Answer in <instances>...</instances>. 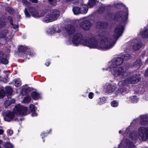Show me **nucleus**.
I'll return each mask as SVG.
<instances>
[{"mask_svg": "<svg viewBox=\"0 0 148 148\" xmlns=\"http://www.w3.org/2000/svg\"><path fill=\"white\" fill-rule=\"evenodd\" d=\"M138 132L143 140L146 141L148 139V126L141 127L139 128Z\"/></svg>", "mask_w": 148, "mask_h": 148, "instance_id": "6e6552de", "label": "nucleus"}, {"mask_svg": "<svg viewBox=\"0 0 148 148\" xmlns=\"http://www.w3.org/2000/svg\"><path fill=\"white\" fill-rule=\"evenodd\" d=\"M128 17V13L126 12L120 11H118L114 14V19L116 21L121 18V23L125 24L127 23Z\"/></svg>", "mask_w": 148, "mask_h": 148, "instance_id": "39448f33", "label": "nucleus"}, {"mask_svg": "<svg viewBox=\"0 0 148 148\" xmlns=\"http://www.w3.org/2000/svg\"><path fill=\"white\" fill-rule=\"evenodd\" d=\"M95 25L96 29L103 30L107 28L109 24L107 21H98L95 22Z\"/></svg>", "mask_w": 148, "mask_h": 148, "instance_id": "f8f14e48", "label": "nucleus"}, {"mask_svg": "<svg viewBox=\"0 0 148 148\" xmlns=\"http://www.w3.org/2000/svg\"><path fill=\"white\" fill-rule=\"evenodd\" d=\"M26 17L27 18H30L31 15L29 12H28L27 9L26 8H25L24 11Z\"/></svg>", "mask_w": 148, "mask_h": 148, "instance_id": "a19ab883", "label": "nucleus"}, {"mask_svg": "<svg viewBox=\"0 0 148 148\" xmlns=\"http://www.w3.org/2000/svg\"><path fill=\"white\" fill-rule=\"evenodd\" d=\"M115 90V87L111 84H109L107 86L106 91L107 93H109L114 91Z\"/></svg>", "mask_w": 148, "mask_h": 148, "instance_id": "5701e85b", "label": "nucleus"}, {"mask_svg": "<svg viewBox=\"0 0 148 148\" xmlns=\"http://www.w3.org/2000/svg\"><path fill=\"white\" fill-rule=\"evenodd\" d=\"M125 26L121 25H118L115 27L114 31L115 32L114 38L117 40L121 36L123 32Z\"/></svg>", "mask_w": 148, "mask_h": 148, "instance_id": "9b49d317", "label": "nucleus"}, {"mask_svg": "<svg viewBox=\"0 0 148 148\" xmlns=\"http://www.w3.org/2000/svg\"><path fill=\"white\" fill-rule=\"evenodd\" d=\"M15 102V100H14V101H13V102H12V103H14V102Z\"/></svg>", "mask_w": 148, "mask_h": 148, "instance_id": "774afa93", "label": "nucleus"}, {"mask_svg": "<svg viewBox=\"0 0 148 148\" xmlns=\"http://www.w3.org/2000/svg\"><path fill=\"white\" fill-rule=\"evenodd\" d=\"M31 95L32 98L35 100L38 99L40 97L39 93L36 91L32 92Z\"/></svg>", "mask_w": 148, "mask_h": 148, "instance_id": "a878e982", "label": "nucleus"}, {"mask_svg": "<svg viewBox=\"0 0 148 148\" xmlns=\"http://www.w3.org/2000/svg\"><path fill=\"white\" fill-rule=\"evenodd\" d=\"M49 1L50 3H52L53 1V0H48Z\"/></svg>", "mask_w": 148, "mask_h": 148, "instance_id": "bf43d9fd", "label": "nucleus"}, {"mask_svg": "<svg viewBox=\"0 0 148 148\" xmlns=\"http://www.w3.org/2000/svg\"><path fill=\"white\" fill-rule=\"evenodd\" d=\"M8 32V30L7 28H5L0 31V38H8L7 35Z\"/></svg>", "mask_w": 148, "mask_h": 148, "instance_id": "4be33fe9", "label": "nucleus"}, {"mask_svg": "<svg viewBox=\"0 0 148 148\" xmlns=\"http://www.w3.org/2000/svg\"><path fill=\"white\" fill-rule=\"evenodd\" d=\"M119 134H121L122 133V131L121 130H119Z\"/></svg>", "mask_w": 148, "mask_h": 148, "instance_id": "052dcab7", "label": "nucleus"}, {"mask_svg": "<svg viewBox=\"0 0 148 148\" xmlns=\"http://www.w3.org/2000/svg\"><path fill=\"white\" fill-rule=\"evenodd\" d=\"M133 43L132 49L135 51L139 50L142 47V43L141 41L137 39H134L132 41Z\"/></svg>", "mask_w": 148, "mask_h": 148, "instance_id": "dca6fc26", "label": "nucleus"}, {"mask_svg": "<svg viewBox=\"0 0 148 148\" xmlns=\"http://www.w3.org/2000/svg\"><path fill=\"white\" fill-rule=\"evenodd\" d=\"M92 25V23L88 20L83 21L80 24V27L84 30H88Z\"/></svg>", "mask_w": 148, "mask_h": 148, "instance_id": "2eb2a0df", "label": "nucleus"}, {"mask_svg": "<svg viewBox=\"0 0 148 148\" xmlns=\"http://www.w3.org/2000/svg\"><path fill=\"white\" fill-rule=\"evenodd\" d=\"M6 11L10 14H11V12H13V11L11 8H8V9L6 10Z\"/></svg>", "mask_w": 148, "mask_h": 148, "instance_id": "8fccbe9b", "label": "nucleus"}, {"mask_svg": "<svg viewBox=\"0 0 148 148\" xmlns=\"http://www.w3.org/2000/svg\"><path fill=\"white\" fill-rule=\"evenodd\" d=\"M136 97H137L136 96H132L131 97H130V99H131V101L133 103H136L138 101Z\"/></svg>", "mask_w": 148, "mask_h": 148, "instance_id": "ea45409f", "label": "nucleus"}, {"mask_svg": "<svg viewBox=\"0 0 148 148\" xmlns=\"http://www.w3.org/2000/svg\"><path fill=\"white\" fill-rule=\"evenodd\" d=\"M51 63L50 61L49 60H47L45 63V65L47 66H49V65L50 63Z\"/></svg>", "mask_w": 148, "mask_h": 148, "instance_id": "3c124183", "label": "nucleus"}, {"mask_svg": "<svg viewBox=\"0 0 148 148\" xmlns=\"http://www.w3.org/2000/svg\"><path fill=\"white\" fill-rule=\"evenodd\" d=\"M35 108V106L34 105L32 104H30L29 106V108L30 112H35L36 111Z\"/></svg>", "mask_w": 148, "mask_h": 148, "instance_id": "79ce46f5", "label": "nucleus"}, {"mask_svg": "<svg viewBox=\"0 0 148 148\" xmlns=\"http://www.w3.org/2000/svg\"><path fill=\"white\" fill-rule=\"evenodd\" d=\"M9 40H10V39H8V38H0V45H4L5 44H7Z\"/></svg>", "mask_w": 148, "mask_h": 148, "instance_id": "cd10ccee", "label": "nucleus"}, {"mask_svg": "<svg viewBox=\"0 0 148 148\" xmlns=\"http://www.w3.org/2000/svg\"><path fill=\"white\" fill-rule=\"evenodd\" d=\"M142 64L141 60H137L134 62L132 65L131 66H130V68L132 67L135 69L136 70H137L140 67Z\"/></svg>", "mask_w": 148, "mask_h": 148, "instance_id": "6ab92c4d", "label": "nucleus"}, {"mask_svg": "<svg viewBox=\"0 0 148 148\" xmlns=\"http://www.w3.org/2000/svg\"><path fill=\"white\" fill-rule=\"evenodd\" d=\"M146 63H148V58H147V59L145 61Z\"/></svg>", "mask_w": 148, "mask_h": 148, "instance_id": "680f3d73", "label": "nucleus"}, {"mask_svg": "<svg viewBox=\"0 0 148 148\" xmlns=\"http://www.w3.org/2000/svg\"><path fill=\"white\" fill-rule=\"evenodd\" d=\"M121 84L125 87H127L128 88H130L129 87L130 85V77H128L126 78L122 82Z\"/></svg>", "mask_w": 148, "mask_h": 148, "instance_id": "393cba45", "label": "nucleus"}, {"mask_svg": "<svg viewBox=\"0 0 148 148\" xmlns=\"http://www.w3.org/2000/svg\"><path fill=\"white\" fill-rule=\"evenodd\" d=\"M145 75L146 76H148V68L146 69L145 71Z\"/></svg>", "mask_w": 148, "mask_h": 148, "instance_id": "5fc2aeb1", "label": "nucleus"}, {"mask_svg": "<svg viewBox=\"0 0 148 148\" xmlns=\"http://www.w3.org/2000/svg\"><path fill=\"white\" fill-rule=\"evenodd\" d=\"M4 132V130H3L1 129H0V135L2 134Z\"/></svg>", "mask_w": 148, "mask_h": 148, "instance_id": "4d7b16f0", "label": "nucleus"}, {"mask_svg": "<svg viewBox=\"0 0 148 148\" xmlns=\"http://www.w3.org/2000/svg\"><path fill=\"white\" fill-rule=\"evenodd\" d=\"M104 11V9L103 8V10H102V12H103Z\"/></svg>", "mask_w": 148, "mask_h": 148, "instance_id": "69168bd1", "label": "nucleus"}, {"mask_svg": "<svg viewBox=\"0 0 148 148\" xmlns=\"http://www.w3.org/2000/svg\"><path fill=\"white\" fill-rule=\"evenodd\" d=\"M94 95V94L93 92H90L88 94V97L90 99H92L93 97V95Z\"/></svg>", "mask_w": 148, "mask_h": 148, "instance_id": "de8ad7c7", "label": "nucleus"}, {"mask_svg": "<svg viewBox=\"0 0 148 148\" xmlns=\"http://www.w3.org/2000/svg\"><path fill=\"white\" fill-rule=\"evenodd\" d=\"M129 51L128 49H126V52L124 53L122 55V57L121 58H123V61H127L129 60L130 58V53L128 51Z\"/></svg>", "mask_w": 148, "mask_h": 148, "instance_id": "b1692460", "label": "nucleus"}, {"mask_svg": "<svg viewBox=\"0 0 148 148\" xmlns=\"http://www.w3.org/2000/svg\"><path fill=\"white\" fill-rule=\"evenodd\" d=\"M12 26H13V27L14 29H16L18 27V25H16L14 24V25Z\"/></svg>", "mask_w": 148, "mask_h": 148, "instance_id": "6e6d98bb", "label": "nucleus"}, {"mask_svg": "<svg viewBox=\"0 0 148 148\" xmlns=\"http://www.w3.org/2000/svg\"><path fill=\"white\" fill-rule=\"evenodd\" d=\"M66 1H73L74 0H66Z\"/></svg>", "mask_w": 148, "mask_h": 148, "instance_id": "e2e57ef3", "label": "nucleus"}, {"mask_svg": "<svg viewBox=\"0 0 148 148\" xmlns=\"http://www.w3.org/2000/svg\"><path fill=\"white\" fill-rule=\"evenodd\" d=\"M29 1L34 3H37L38 1V0H29Z\"/></svg>", "mask_w": 148, "mask_h": 148, "instance_id": "864d4df0", "label": "nucleus"}, {"mask_svg": "<svg viewBox=\"0 0 148 148\" xmlns=\"http://www.w3.org/2000/svg\"><path fill=\"white\" fill-rule=\"evenodd\" d=\"M13 82H14V85L16 87H19L21 85V81L20 79H15L13 80Z\"/></svg>", "mask_w": 148, "mask_h": 148, "instance_id": "c756f323", "label": "nucleus"}, {"mask_svg": "<svg viewBox=\"0 0 148 148\" xmlns=\"http://www.w3.org/2000/svg\"><path fill=\"white\" fill-rule=\"evenodd\" d=\"M4 148H13V145L10 142H8L5 143L3 145Z\"/></svg>", "mask_w": 148, "mask_h": 148, "instance_id": "72a5a7b5", "label": "nucleus"}, {"mask_svg": "<svg viewBox=\"0 0 148 148\" xmlns=\"http://www.w3.org/2000/svg\"><path fill=\"white\" fill-rule=\"evenodd\" d=\"M0 63L4 64H7L8 63V60L6 58L0 56Z\"/></svg>", "mask_w": 148, "mask_h": 148, "instance_id": "7c9ffc66", "label": "nucleus"}, {"mask_svg": "<svg viewBox=\"0 0 148 148\" xmlns=\"http://www.w3.org/2000/svg\"><path fill=\"white\" fill-rule=\"evenodd\" d=\"M5 121L10 122L13 119H14L15 121L18 120V118L17 116H16V114L14 111L13 110L12 111H8L4 117Z\"/></svg>", "mask_w": 148, "mask_h": 148, "instance_id": "9d476101", "label": "nucleus"}, {"mask_svg": "<svg viewBox=\"0 0 148 148\" xmlns=\"http://www.w3.org/2000/svg\"><path fill=\"white\" fill-rule=\"evenodd\" d=\"M123 67H118L114 68L112 71V73L114 77H120L121 78H125L127 75V73L124 71V69L127 70L130 68V64L126 63Z\"/></svg>", "mask_w": 148, "mask_h": 148, "instance_id": "7ed1b4c3", "label": "nucleus"}, {"mask_svg": "<svg viewBox=\"0 0 148 148\" xmlns=\"http://www.w3.org/2000/svg\"><path fill=\"white\" fill-rule=\"evenodd\" d=\"M45 139H43V142H45Z\"/></svg>", "mask_w": 148, "mask_h": 148, "instance_id": "338daca9", "label": "nucleus"}, {"mask_svg": "<svg viewBox=\"0 0 148 148\" xmlns=\"http://www.w3.org/2000/svg\"><path fill=\"white\" fill-rule=\"evenodd\" d=\"M51 131V129H50L48 133H45V132H43L40 135L42 137V138L43 139L44 137L47 136L48 134L50 133Z\"/></svg>", "mask_w": 148, "mask_h": 148, "instance_id": "58836bf2", "label": "nucleus"}, {"mask_svg": "<svg viewBox=\"0 0 148 148\" xmlns=\"http://www.w3.org/2000/svg\"><path fill=\"white\" fill-rule=\"evenodd\" d=\"M104 44L98 45L97 40L94 38H84L82 35L80 33L75 34L72 38V42L75 46H78L81 44L87 46L90 48L97 49L99 50H105L111 48L114 43L112 42L110 38L107 37L103 40Z\"/></svg>", "mask_w": 148, "mask_h": 148, "instance_id": "f257e3e1", "label": "nucleus"}, {"mask_svg": "<svg viewBox=\"0 0 148 148\" xmlns=\"http://www.w3.org/2000/svg\"><path fill=\"white\" fill-rule=\"evenodd\" d=\"M137 121V120L136 119H134L133 121L132 122V123H130V125H132V123H135V122H136V121Z\"/></svg>", "mask_w": 148, "mask_h": 148, "instance_id": "13d9d810", "label": "nucleus"}, {"mask_svg": "<svg viewBox=\"0 0 148 148\" xmlns=\"http://www.w3.org/2000/svg\"><path fill=\"white\" fill-rule=\"evenodd\" d=\"M32 112V116H37V114L36 113V111H35V112Z\"/></svg>", "mask_w": 148, "mask_h": 148, "instance_id": "603ef678", "label": "nucleus"}, {"mask_svg": "<svg viewBox=\"0 0 148 148\" xmlns=\"http://www.w3.org/2000/svg\"><path fill=\"white\" fill-rule=\"evenodd\" d=\"M8 19L9 23H10V24L12 25H14V24L13 22V20L12 17L11 16H9L8 17Z\"/></svg>", "mask_w": 148, "mask_h": 148, "instance_id": "c03bdc74", "label": "nucleus"}, {"mask_svg": "<svg viewBox=\"0 0 148 148\" xmlns=\"http://www.w3.org/2000/svg\"><path fill=\"white\" fill-rule=\"evenodd\" d=\"M6 18L4 16L0 18V29L6 27L7 25Z\"/></svg>", "mask_w": 148, "mask_h": 148, "instance_id": "412c9836", "label": "nucleus"}, {"mask_svg": "<svg viewBox=\"0 0 148 148\" xmlns=\"http://www.w3.org/2000/svg\"><path fill=\"white\" fill-rule=\"evenodd\" d=\"M123 62V58L120 57L116 58L111 62V63L110 66V68H116L118 66L121 64Z\"/></svg>", "mask_w": 148, "mask_h": 148, "instance_id": "ddd939ff", "label": "nucleus"}, {"mask_svg": "<svg viewBox=\"0 0 148 148\" xmlns=\"http://www.w3.org/2000/svg\"><path fill=\"white\" fill-rule=\"evenodd\" d=\"M125 88L123 86H122L119 88L118 90L116 91V92L117 94H122L124 92H126V93H127V92H126Z\"/></svg>", "mask_w": 148, "mask_h": 148, "instance_id": "bb28decb", "label": "nucleus"}, {"mask_svg": "<svg viewBox=\"0 0 148 148\" xmlns=\"http://www.w3.org/2000/svg\"><path fill=\"white\" fill-rule=\"evenodd\" d=\"M66 31L69 35L73 34L75 32V28L73 25H68L65 27Z\"/></svg>", "mask_w": 148, "mask_h": 148, "instance_id": "aec40b11", "label": "nucleus"}, {"mask_svg": "<svg viewBox=\"0 0 148 148\" xmlns=\"http://www.w3.org/2000/svg\"><path fill=\"white\" fill-rule=\"evenodd\" d=\"M106 100V98L104 97L100 98L98 100V103L99 105L103 104L105 103Z\"/></svg>", "mask_w": 148, "mask_h": 148, "instance_id": "e433bc0d", "label": "nucleus"}, {"mask_svg": "<svg viewBox=\"0 0 148 148\" xmlns=\"http://www.w3.org/2000/svg\"><path fill=\"white\" fill-rule=\"evenodd\" d=\"M88 7L86 5H83L82 7L77 6L73 7L72 10L74 14L77 15L79 14H85L88 11Z\"/></svg>", "mask_w": 148, "mask_h": 148, "instance_id": "1a4fd4ad", "label": "nucleus"}, {"mask_svg": "<svg viewBox=\"0 0 148 148\" xmlns=\"http://www.w3.org/2000/svg\"><path fill=\"white\" fill-rule=\"evenodd\" d=\"M139 122L142 125L146 126L148 125V116L146 115L141 116Z\"/></svg>", "mask_w": 148, "mask_h": 148, "instance_id": "a211bd4d", "label": "nucleus"}, {"mask_svg": "<svg viewBox=\"0 0 148 148\" xmlns=\"http://www.w3.org/2000/svg\"><path fill=\"white\" fill-rule=\"evenodd\" d=\"M122 135L124 137L122 142L124 145L123 146L120 147L119 148H130V126L126 128Z\"/></svg>", "mask_w": 148, "mask_h": 148, "instance_id": "423d86ee", "label": "nucleus"}, {"mask_svg": "<svg viewBox=\"0 0 148 148\" xmlns=\"http://www.w3.org/2000/svg\"><path fill=\"white\" fill-rule=\"evenodd\" d=\"M12 93V89L11 87L6 88V94L7 96L11 95Z\"/></svg>", "mask_w": 148, "mask_h": 148, "instance_id": "c85d7f7f", "label": "nucleus"}, {"mask_svg": "<svg viewBox=\"0 0 148 148\" xmlns=\"http://www.w3.org/2000/svg\"><path fill=\"white\" fill-rule=\"evenodd\" d=\"M22 3L24 4L26 6L30 5H31V3L28 1L27 0H22Z\"/></svg>", "mask_w": 148, "mask_h": 148, "instance_id": "a18cd8bd", "label": "nucleus"}, {"mask_svg": "<svg viewBox=\"0 0 148 148\" xmlns=\"http://www.w3.org/2000/svg\"><path fill=\"white\" fill-rule=\"evenodd\" d=\"M33 90L32 88L30 87L25 88L24 89L23 91L26 95H27L29 93Z\"/></svg>", "mask_w": 148, "mask_h": 148, "instance_id": "f704fd0d", "label": "nucleus"}, {"mask_svg": "<svg viewBox=\"0 0 148 148\" xmlns=\"http://www.w3.org/2000/svg\"><path fill=\"white\" fill-rule=\"evenodd\" d=\"M141 36L142 38H148V29L144 30L142 33Z\"/></svg>", "mask_w": 148, "mask_h": 148, "instance_id": "473e14b6", "label": "nucleus"}, {"mask_svg": "<svg viewBox=\"0 0 148 148\" xmlns=\"http://www.w3.org/2000/svg\"><path fill=\"white\" fill-rule=\"evenodd\" d=\"M141 76L138 73L134 74L130 77V83L132 84H136L140 81Z\"/></svg>", "mask_w": 148, "mask_h": 148, "instance_id": "4468645a", "label": "nucleus"}, {"mask_svg": "<svg viewBox=\"0 0 148 148\" xmlns=\"http://www.w3.org/2000/svg\"><path fill=\"white\" fill-rule=\"evenodd\" d=\"M7 134L8 136H11L13 133V131L11 130H8L7 131Z\"/></svg>", "mask_w": 148, "mask_h": 148, "instance_id": "49530a36", "label": "nucleus"}, {"mask_svg": "<svg viewBox=\"0 0 148 148\" xmlns=\"http://www.w3.org/2000/svg\"><path fill=\"white\" fill-rule=\"evenodd\" d=\"M96 0H90L88 3V6L90 8H92L96 4Z\"/></svg>", "mask_w": 148, "mask_h": 148, "instance_id": "2f4dec72", "label": "nucleus"}, {"mask_svg": "<svg viewBox=\"0 0 148 148\" xmlns=\"http://www.w3.org/2000/svg\"><path fill=\"white\" fill-rule=\"evenodd\" d=\"M18 54L25 59H29L34 56L33 53L30 51L28 47L23 45L19 46L18 49Z\"/></svg>", "mask_w": 148, "mask_h": 148, "instance_id": "f03ea898", "label": "nucleus"}, {"mask_svg": "<svg viewBox=\"0 0 148 148\" xmlns=\"http://www.w3.org/2000/svg\"><path fill=\"white\" fill-rule=\"evenodd\" d=\"M135 146L132 143V142L130 141V148H135Z\"/></svg>", "mask_w": 148, "mask_h": 148, "instance_id": "09e8293b", "label": "nucleus"}, {"mask_svg": "<svg viewBox=\"0 0 148 148\" xmlns=\"http://www.w3.org/2000/svg\"><path fill=\"white\" fill-rule=\"evenodd\" d=\"M13 110L16 116L18 115L25 116L27 114L28 108L18 104L15 105Z\"/></svg>", "mask_w": 148, "mask_h": 148, "instance_id": "0eeeda50", "label": "nucleus"}, {"mask_svg": "<svg viewBox=\"0 0 148 148\" xmlns=\"http://www.w3.org/2000/svg\"><path fill=\"white\" fill-rule=\"evenodd\" d=\"M2 143V140H0V144H1Z\"/></svg>", "mask_w": 148, "mask_h": 148, "instance_id": "0e129e2a", "label": "nucleus"}, {"mask_svg": "<svg viewBox=\"0 0 148 148\" xmlns=\"http://www.w3.org/2000/svg\"><path fill=\"white\" fill-rule=\"evenodd\" d=\"M60 11L57 9H54L51 10L50 13L47 14L43 20L46 23L51 22L56 20L59 16Z\"/></svg>", "mask_w": 148, "mask_h": 148, "instance_id": "20e7f679", "label": "nucleus"}, {"mask_svg": "<svg viewBox=\"0 0 148 148\" xmlns=\"http://www.w3.org/2000/svg\"><path fill=\"white\" fill-rule=\"evenodd\" d=\"M123 6V5L122 3H117L114 4L115 7L118 9H121Z\"/></svg>", "mask_w": 148, "mask_h": 148, "instance_id": "37998d69", "label": "nucleus"}, {"mask_svg": "<svg viewBox=\"0 0 148 148\" xmlns=\"http://www.w3.org/2000/svg\"><path fill=\"white\" fill-rule=\"evenodd\" d=\"M28 9L33 17L34 18H38L40 17L39 14L38 12L35 7L29 6L28 8Z\"/></svg>", "mask_w": 148, "mask_h": 148, "instance_id": "f3484780", "label": "nucleus"}, {"mask_svg": "<svg viewBox=\"0 0 148 148\" xmlns=\"http://www.w3.org/2000/svg\"><path fill=\"white\" fill-rule=\"evenodd\" d=\"M31 97L29 96L24 97L23 99V102L25 103H28L31 101Z\"/></svg>", "mask_w": 148, "mask_h": 148, "instance_id": "c9c22d12", "label": "nucleus"}, {"mask_svg": "<svg viewBox=\"0 0 148 148\" xmlns=\"http://www.w3.org/2000/svg\"><path fill=\"white\" fill-rule=\"evenodd\" d=\"M111 106L114 107H117L119 104V103L116 100L112 101L111 103Z\"/></svg>", "mask_w": 148, "mask_h": 148, "instance_id": "4c0bfd02", "label": "nucleus"}]
</instances>
